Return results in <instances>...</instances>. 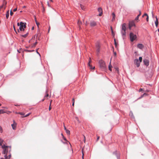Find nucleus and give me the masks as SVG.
<instances>
[{
    "instance_id": "obj_11",
    "label": "nucleus",
    "mask_w": 159,
    "mask_h": 159,
    "mask_svg": "<svg viewBox=\"0 0 159 159\" xmlns=\"http://www.w3.org/2000/svg\"><path fill=\"white\" fill-rule=\"evenodd\" d=\"M96 25V23L94 21H92L90 22V25L92 27L95 26Z\"/></svg>"
},
{
    "instance_id": "obj_46",
    "label": "nucleus",
    "mask_w": 159,
    "mask_h": 159,
    "mask_svg": "<svg viewBox=\"0 0 159 159\" xmlns=\"http://www.w3.org/2000/svg\"><path fill=\"white\" fill-rule=\"evenodd\" d=\"M36 24L37 25H38V26L39 25V23H38V22H37L36 20Z\"/></svg>"
},
{
    "instance_id": "obj_28",
    "label": "nucleus",
    "mask_w": 159,
    "mask_h": 159,
    "mask_svg": "<svg viewBox=\"0 0 159 159\" xmlns=\"http://www.w3.org/2000/svg\"><path fill=\"white\" fill-rule=\"evenodd\" d=\"M3 141L2 139H0V145L2 146V144Z\"/></svg>"
},
{
    "instance_id": "obj_8",
    "label": "nucleus",
    "mask_w": 159,
    "mask_h": 159,
    "mask_svg": "<svg viewBox=\"0 0 159 159\" xmlns=\"http://www.w3.org/2000/svg\"><path fill=\"white\" fill-rule=\"evenodd\" d=\"M134 63L136 65L137 67H139V66L140 62L138 59H137L134 60Z\"/></svg>"
},
{
    "instance_id": "obj_42",
    "label": "nucleus",
    "mask_w": 159,
    "mask_h": 159,
    "mask_svg": "<svg viewBox=\"0 0 159 159\" xmlns=\"http://www.w3.org/2000/svg\"><path fill=\"white\" fill-rule=\"evenodd\" d=\"M51 106L50 105H49V111H50L51 109Z\"/></svg>"
},
{
    "instance_id": "obj_34",
    "label": "nucleus",
    "mask_w": 159,
    "mask_h": 159,
    "mask_svg": "<svg viewBox=\"0 0 159 159\" xmlns=\"http://www.w3.org/2000/svg\"><path fill=\"white\" fill-rule=\"evenodd\" d=\"M18 114L21 115H25V114L23 112H18Z\"/></svg>"
},
{
    "instance_id": "obj_3",
    "label": "nucleus",
    "mask_w": 159,
    "mask_h": 159,
    "mask_svg": "<svg viewBox=\"0 0 159 159\" xmlns=\"http://www.w3.org/2000/svg\"><path fill=\"white\" fill-rule=\"evenodd\" d=\"M129 37L131 41L133 42L137 39V36L133 33L131 32L129 34Z\"/></svg>"
},
{
    "instance_id": "obj_1",
    "label": "nucleus",
    "mask_w": 159,
    "mask_h": 159,
    "mask_svg": "<svg viewBox=\"0 0 159 159\" xmlns=\"http://www.w3.org/2000/svg\"><path fill=\"white\" fill-rule=\"evenodd\" d=\"M2 148L3 149L2 153L5 155V159L2 158L1 159H9L11 156L10 153L11 151V147L6 146L4 145L2 146Z\"/></svg>"
},
{
    "instance_id": "obj_26",
    "label": "nucleus",
    "mask_w": 159,
    "mask_h": 159,
    "mask_svg": "<svg viewBox=\"0 0 159 159\" xmlns=\"http://www.w3.org/2000/svg\"><path fill=\"white\" fill-rule=\"evenodd\" d=\"M112 16H113V19H112V20H114L115 17V15L114 13H112Z\"/></svg>"
},
{
    "instance_id": "obj_22",
    "label": "nucleus",
    "mask_w": 159,
    "mask_h": 159,
    "mask_svg": "<svg viewBox=\"0 0 159 159\" xmlns=\"http://www.w3.org/2000/svg\"><path fill=\"white\" fill-rule=\"evenodd\" d=\"M9 16V10L8 11L6 14V17L7 19H8Z\"/></svg>"
},
{
    "instance_id": "obj_6",
    "label": "nucleus",
    "mask_w": 159,
    "mask_h": 159,
    "mask_svg": "<svg viewBox=\"0 0 159 159\" xmlns=\"http://www.w3.org/2000/svg\"><path fill=\"white\" fill-rule=\"evenodd\" d=\"M135 25L134 23V21H130L129 23V27L130 30L131 29V28L133 26H135Z\"/></svg>"
},
{
    "instance_id": "obj_36",
    "label": "nucleus",
    "mask_w": 159,
    "mask_h": 159,
    "mask_svg": "<svg viewBox=\"0 0 159 159\" xmlns=\"http://www.w3.org/2000/svg\"><path fill=\"white\" fill-rule=\"evenodd\" d=\"M13 14V12H12V11L11 10V11H10V15L12 16Z\"/></svg>"
},
{
    "instance_id": "obj_5",
    "label": "nucleus",
    "mask_w": 159,
    "mask_h": 159,
    "mask_svg": "<svg viewBox=\"0 0 159 159\" xmlns=\"http://www.w3.org/2000/svg\"><path fill=\"white\" fill-rule=\"evenodd\" d=\"M20 26L19 29L20 31H24V29L26 27V25L24 24V23L22 22H20Z\"/></svg>"
},
{
    "instance_id": "obj_51",
    "label": "nucleus",
    "mask_w": 159,
    "mask_h": 159,
    "mask_svg": "<svg viewBox=\"0 0 159 159\" xmlns=\"http://www.w3.org/2000/svg\"><path fill=\"white\" fill-rule=\"evenodd\" d=\"M17 25L18 26H20V23L19 24V23H18L17 24Z\"/></svg>"
},
{
    "instance_id": "obj_54",
    "label": "nucleus",
    "mask_w": 159,
    "mask_h": 159,
    "mask_svg": "<svg viewBox=\"0 0 159 159\" xmlns=\"http://www.w3.org/2000/svg\"><path fill=\"white\" fill-rule=\"evenodd\" d=\"M3 7H3V6H2V5L1 6H0V8H1H1H2Z\"/></svg>"
},
{
    "instance_id": "obj_33",
    "label": "nucleus",
    "mask_w": 159,
    "mask_h": 159,
    "mask_svg": "<svg viewBox=\"0 0 159 159\" xmlns=\"http://www.w3.org/2000/svg\"><path fill=\"white\" fill-rule=\"evenodd\" d=\"M81 24V21H78V24L79 25V28H80V24Z\"/></svg>"
},
{
    "instance_id": "obj_7",
    "label": "nucleus",
    "mask_w": 159,
    "mask_h": 159,
    "mask_svg": "<svg viewBox=\"0 0 159 159\" xmlns=\"http://www.w3.org/2000/svg\"><path fill=\"white\" fill-rule=\"evenodd\" d=\"M96 50L98 52H100V44L99 42H97L96 45Z\"/></svg>"
},
{
    "instance_id": "obj_49",
    "label": "nucleus",
    "mask_w": 159,
    "mask_h": 159,
    "mask_svg": "<svg viewBox=\"0 0 159 159\" xmlns=\"http://www.w3.org/2000/svg\"><path fill=\"white\" fill-rule=\"evenodd\" d=\"M111 29L112 33V34H113V30H112V28L111 27Z\"/></svg>"
},
{
    "instance_id": "obj_58",
    "label": "nucleus",
    "mask_w": 159,
    "mask_h": 159,
    "mask_svg": "<svg viewBox=\"0 0 159 159\" xmlns=\"http://www.w3.org/2000/svg\"><path fill=\"white\" fill-rule=\"evenodd\" d=\"M84 142H85V137L84 136Z\"/></svg>"
},
{
    "instance_id": "obj_39",
    "label": "nucleus",
    "mask_w": 159,
    "mask_h": 159,
    "mask_svg": "<svg viewBox=\"0 0 159 159\" xmlns=\"http://www.w3.org/2000/svg\"><path fill=\"white\" fill-rule=\"evenodd\" d=\"M143 90V89L140 88V89H139V92H140Z\"/></svg>"
},
{
    "instance_id": "obj_63",
    "label": "nucleus",
    "mask_w": 159,
    "mask_h": 159,
    "mask_svg": "<svg viewBox=\"0 0 159 159\" xmlns=\"http://www.w3.org/2000/svg\"><path fill=\"white\" fill-rule=\"evenodd\" d=\"M116 70H117L118 71V68H117L116 69Z\"/></svg>"
},
{
    "instance_id": "obj_37",
    "label": "nucleus",
    "mask_w": 159,
    "mask_h": 159,
    "mask_svg": "<svg viewBox=\"0 0 159 159\" xmlns=\"http://www.w3.org/2000/svg\"><path fill=\"white\" fill-rule=\"evenodd\" d=\"M139 14L138 15V16H140L141 15V11L140 10H139Z\"/></svg>"
},
{
    "instance_id": "obj_13",
    "label": "nucleus",
    "mask_w": 159,
    "mask_h": 159,
    "mask_svg": "<svg viewBox=\"0 0 159 159\" xmlns=\"http://www.w3.org/2000/svg\"><path fill=\"white\" fill-rule=\"evenodd\" d=\"M61 135L62 136L63 139L64 141V142H62V143H67L69 142L66 139L64 136L62 134H61Z\"/></svg>"
},
{
    "instance_id": "obj_53",
    "label": "nucleus",
    "mask_w": 159,
    "mask_h": 159,
    "mask_svg": "<svg viewBox=\"0 0 159 159\" xmlns=\"http://www.w3.org/2000/svg\"><path fill=\"white\" fill-rule=\"evenodd\" d=\"M45 99H46V98H44L42 100V101H43H43L44 100H45Z\"/></svg>"
},
{
    "instance_id": "obj_27",
    "label": "nucleus",
    "mask_w": 159,
    "mask_h": 159,
    "mask_svg": "<svg viewBox=\"0 0 159 159\" xmlns=\"http://www.w3.org/2000/svg\"><path fill=\"white\" fill-rule=\"evenodd\" d=\"M30 114H31V113H28V114H27L26 115H25V116L22 117L23 118V117H27V116H29Z\"/></svg>"
},
{
    "instance_id": "obj_24",
    "label": "nucleus",
    "mask_w": 159,
    "mask_h": 159,
    "mask_svg": "<svg viewBox=\"0 0 159 159\" xmlns=\"http://www.w3.org/2000/svg\"><path fill=\"white\" fill-rule=\"evenodd\" d=\"M148 95V94H147V93H144L142 95H141V97L139 98H142L143 97L146 96H147V95Z\"/></svg>"
},
{
    "instance_id": "obj_43",
    "label": "nucleus",
    "mask_w": 159,
    "mask_h": 159,
    "mask_svg": "<svg viewBox=\"0 0 159 159\" xmlns=\"http://www.w3.org/2000/svg\"><path fill=\"white\" fill-rule=\"evenodd\" d=\"M99 138H100V137L99 136H97V141H98Z\"/></svg>"
},
{
    "instance_id": "obj_61",
    "label": "nucleus",
    "mask_w": 159,
    "mask_h": 159,
    "mask_svg": "<svg viewBox=\"0 0 159 159\" xmlns=\"http://www.w3.org/2000/svg\"><path fill=\"white\" fill-rule=\"evenodd\" d=\"M146 91V92H149V90H147L146 91Z\"/></svg>"
},
{
    "instance_id": "obj_41",
    "label": "nucleus",
    "mask_w": 159,
    "mask_h": 159,
    "mask_svg": "<svg viewBox=\"0 0 159 159\" xmlns=\"http://www.w3.org/2000/svg\"><path fill=\"white\" fill-rule=\"evenodd\" d=\"M17 10V8H15V9H14L13 10V11H14V12H15Z\"/></svg>"
},
{
    "instance_id": "obj_57",
    "label": "nucleus",
    "mask_w": 159,
    "mask_h": 159,
    "mask_svg": "<svg viewBox=\"0 0 159 159\" xmlns=\"http://www.w3.org/2000/svg\"><path fill=\"white\" fill-rule=\"evenodd\" d=\"M64 129H65V130H66V129H66V127H65L64 125Z\"/></svg>"
},
{
    "instance_id": "obj_23",
    "label": "nucleus",
    "mask_w": 159,
    "mask_h": 159,
    "mask_svg": "<svg viewBox=\"0 0 159 159\" xmlns=\"http://www.w3.org/2000/svg\"><path fill=\"white\" fill-rule=\"evenodd\" d=\"M117 153V152H116V156L117 159H119V156L118 154L116 153Z\"/></svg>"
},
{
    "instance_id": "obj_18",
    "label": "nucleus",
    "mask_w": 159,
    "mask_h": 159,
    "mask_svg": "<svg viewBox=\"0 0 159 159\" xmlns=\"http://www.w3.org/2000/svg\"><path fill=\"white\" fill-rule=\"evenodd\" d=\"M137 47L139 48L142 49L143 48V46L142 44H139L138 45Z\"/></svg>"
},
{
    "instance_id": "obj_30",
    "label": "nucleus",
    "mask_w": 159,
    "mask_h": 159,
    "mask_svg": "<svg viewBox=\"0 0 159 159\" xmlns=\"http://www.w3.org/2000/svg\"><path fill=\"white\" fill-rule=\"evenodd\" d=\"M139 61L140 62H141L142 61V57H139Z\"/></svg>"
},
{
    "instance_id": "obj_62",
    "label": "nucleus",
    "mask_w": 159,
    "mask_h": 159,
    "mask_svg": "<svg viewBox=\"0 0 159 159\" xmlns=\"http://www.w3.org/2000/svg\"><path fill=\"white\" fill-rule=\"evenodd\" d=\"M34 27H33L32 28V30H34Z\"/></svg>"
},
{
    "instance_id": "obj_60",
    "label": "nucleus",
    "mask_w": 159,
    "mask_h": 159,
    "mask_svg": "<svg viewBox=\"0 0 159 159\" xmlns=\"http://www.w3.org/2000/svg\"><path fill=\"white\" fill-rule=\"evenodd\" d=\"M114 42H115H115H116V39H114Z\"/></svg>"
},
{
    "instance_id": "obj_50",
    "label": "nucleus",
    "mask_w": 159,
    "mask_h": 159,
    "mask_svg": "<svg viewBox=\"0 0 159 159\" xmlns=\"http://www.w3.org/2000/svg\"><path fill=\"white\" fill-rule=\"evenodd\" d=\"M76 119L79 122V120H78V118L77 117H76Z\"/></svg>"
},
{
    "instance_id": "obj_35",
    "label": "nucleus",
    "mask_w": 159,
    "mask_h": 159,
    "mask_svg": "<svg viewBox=\"0 0 159 159\" xmlns=\"http://www.w3.org/2000/svg\"><path fill=\"white\" fill-rule=\"evenodd\" d=\"M129 116H131V117H132L133 116V114L132 112H130L129 113Z\"/></svg>"
},
{
    "instance_id": "obj_31",
    "label": "nucleus",
    "mask_w": 159,
    "mask_h": 159,
    "mask_svg": "<svg viewBox=\"0 0 159 159\" xmlns=\"http://www.w3.org/2000/svg\"><path fill=\"white\" fill-rule=\"evenodd\" d=\"M80 7L81 8L82 10L84 9V6H83V5H82L81 4H80Z\"/></svg>"
},
{
    "instance_id": "obj_16",
    "label": "nucleus",
    "mask_w": 159,
    "mask_h": 159,
    "mask_svg": "<svg viewBox=\"0 0 159 159\" xmlns=\"http://www.w3.org/2000/svg\"><path fill=\"white\" fill-rule=\"evenodd\" d=\"M111 61H110L109 65L108 68H109V70L111 71H112V69L111 68L112 67V66L111 65Z\"/></svg>"
},
{
    "instance_id": "obj_32",
    "label": "nucleus",
    "mask_w": 159,
    "mask_h": 159,
    "mask_svg": "<svg viewBox=\"0 0 159 159\" xmlns=\"http://www.w3.org/2000/svg\"><path fill=\"white\" fill-rule=\"evenodd\" d=\"M37 41H36L33 45V47H35V46L36 45V44H37Z\"/></svg>"
},
{
    "instance_id": "obj_55",
    "label": "nucleus",
    "mask_w": 159,
    "mask_h": 159,
    "mask_svg": "<svg viewBox=\"0 0 159 159\" xmlns=\"http://www.w3.org/2000/svg\"><path fill=\"white\" fill-rule=\"evenodd\" d=\"M74 103H75V102H73L72 105L73 106H74Z\"/></svg>"
},
{
    "instance_id": "obj_14",
    "label": "nucleus",
    "mask_w": 159,
    "mask_h": 159,
    "mask_svg": "<svg viewBox=\"0 0 159 159\" xmlns=\"http://www.w3.org/2000/svg\"><path fill=\"white\" fill-rule=\"evenodd\" d=\"M91 62V58H89V61L88 63V66L90 67V68L91 69H94L95 68V67H93L90 64V63Z\"/></svg>"
},
{
    "instance_id": "obj_2",
    "label": "nucleus",
    "mask_w": 159,
    "mask_h": 159,
    "mask_svg": "<svg viewBox=\"0 0 159 159\" xmlns=\"http://www.w3.org/2000/svg\"><path fill=\"white\" fill-rule=\"evenodd\" d=\"M126 24L125 23H123L122 26L121 33L123 36H125L126 35Z\"/></svg>"
},
{
    "instance_id": "obj_19",
    "label": "nucleus",
    "mask_w": 159,
    "mask_h": 159,
    "mask_svg": "<svg viewBox=\"0 0 159 159\" xmlns=\"http://www.w3.org/2000/svg\"><path fill=\"white\" fill-rule=\"evenodd\" d=\"M156 21L155 22V25H156V26L157 27L158 25V19H157V16L156 17Z\"/></svg>"
},
{
    "instance_id": "obj_20",
    "label": "nucleus",
    "mask_w": 159,
    "mask_h": 159,
    "mask_svg": "<svg viewBox=\"0 0 159 159\" xmlns=\"http://www.w3.org/2000/svg\"><path fill=\"white\" fill-rule=\"evenodd\" d=\"M48 91H46V94L44 96V98H46V99H48V97L49 96V94H48Z\"/></svg>"
},
{
    "instance_id": "obj_44",
    "label": "nucleus",
    "mask_w": 159,
    "mask_h": 159,
    "mask_svg": "<svg viewBox=\"0 0 159 159\" xmlns=\"http://www.w3.org/2000/svg\"><path fill=\"white\" fill-rule=\"evenodd\" d=\"M115 45L116 47L117 46V43L116 42H115Z\"/></svg>"
},
{
    "instance_id": "obj_10",
    "label": "nucleus",
    "mask_w": 159,
    "mask_h": 159,
    "mask_svg": "<svg viewBox=\"0 0 159 159\" xmlns=\"http://www.w3.org/2000/svg\"><path fill=\"white\" fill-rule=\"evenodd\" d=\"M98 11L99 13L98 16H101L102 14V10L101 7H99L98 9Z\"/></svg>"
},
{
    "instance_id": "obj_21",
    "label": "nucleus",
    "mask_w": 159,
    "mask_h": 159,
    "mask_svg": "<svg viewBox=\"0 0 159 159\" xmlns=\"http://www.w3.org/2000/svg\"><path fill=\"white\" fill-rule=\"evenodd\" d=\"M28 33L27 32L24 35H21V36L24 38H26L28 35Z\"/></svg>"
},
{
    "instance_id": "obj_38",
    "label": "nucleus",
    "mask_w": 159,
    "mask_h": 159,
    "mask_svg": "<svg viewBox=\"0 0 159 159\" xmlns=\"http://www.w3.org/2000/svg\"><path fill=\"white\" fill-rule=\"evenodd\" d=\"M82 158L83 159H84V154L83 152V149H82Z\"/></svg>"
},
{
    "instance_id": "obj_12",
    "label": "nucleus",
    "mask_w": 159,
    "mask_h": 159,
    "mask_svg": "<svg viewBox=\"0 0 159 159\" xmlns=\"http://www.w3.org/2000/svg\"><path fill=\"white\" fill-rule=\"evenodd\" d=\"M13 122H14L13 124L11 125V126H12L13 129H15L16 128V124L14 120H13Z\"/></svg>"
},
{
    "instance_id": "obj_4",
    "label": "nucleus",
    "mask_w": 159,
    "mask_h": 159,
    "mask_svg": "<svg viewBox=\"0 0 159 159\" xmlns=\"http://www.w3.org/2000/svg\"><path fill=\"white\" fill-rule=\"evenodd\" d=\"M100 66L102 69H104L106 67L105 62L102 60H100L99 61Z\"/></svg>"
},
{
    "instance_id": "obj_45",
    "label": "nucleus",
    "mask_w": 159,
    "mask_h": 159,
    "mask_svg": "<svg viewBox=\"0 0 159 159\" xmlns=\"http://www.w3.org/2000/svg\"><path fill=\"white\" fill-rule=\"evenodd\" d=\"M52 100H51L50 101V106H51V103L52 102Z\"/></svg>"
},
{
    "instance_id": "obj_48",
    "label": "nucleus",
    "mask_w": 159,
    "mask_h": 159,
    "mask_svg": "<svg viewBox=\"0 0 159 159\" xmlns=\"http://www.w3.org/2000/svg\"><path fill=\"white\" fill-rule=\"evenodd\" d=\"M13 28H14V30L16 32V29H15V26L14 25H13Z\"/></svg>"
},
{
    "instance_id": "obj_59",
    "label": "nucleus",
    "mask_w": 159,
    "mask_h": 159,
    "mask_svg": "<svg viewBox=\"0 0 159 159\" xmlns=\"http://www.w3.org/2000/svg\"><path fill=\"white\" fill-rule=\"evenodd\" d=\"M85 24L86 25H87V22H86V23H85Z\"/></svg>"
},
{
    "instance_id": "obj_9",
    "label": "nucleus",
    "mask_w": 159,
    "mask_h": 159,
    "mask_svg": "<svg viewBox=\"0 0 159 159\" xmlns=\"http://www.w3.org/2000/svg\"><path fill=\"white\" fill-rule=\"evenodd\" d=\"M144 64L146 66H148L149 65V61L147 59H144L143 60Z\"/></svg>"
},
{
    "instance_id": "obj_29",
    "label": "nucleus",
    "mask_w": 159,
    "mask_h": 159,
    "mask_svg": "<svg viewBox=\"0 0 159 159\" xmlns=\"http://www.w3.org/2000/svg\"><path fill=\"white\" fill-rule=\"evenodd\" d=\"M66 132L67 134H70V131L69 130L67 129H66Z\"/></svg>"
},
{
    "instance_id": "obj_15",
    "label": "nucleus",
    "mask_w": 159,
    "mask_h": 159,
    "mask_svg": "<svg viewBox=\"0 0 159 159\" xmlns=\"http://www.w3.org/2000/svg\"><path fill=\"white\" fill-rule=\"evenodd\" d=\"M7 4V2L5 0H4L3 1L2 5V6H3V7H4V9H5L6 8V5Z\"/></svg>"
},
{
    "instance_id": "obj_52",
    "label": "nucleus",
    "mask_w": 159,
    "mask_h": 159,
    "mask_svg": "<svg viewBox=\"0 0 159 159\" xmlns=\"http://www.w3.org/2000/svg\"><path fill=\"white\" fill-rule=\"evenodd\" d=\"M47 4L48 6L50 7V6L48 2H47Z\"/></svg>"
},
{
    "instance_id": "obj_25",
    "label": "nucleus",
    "mask_w": 159,
    "mask_h": 159,
    "mask_svg": "<svg viewBox=\"0 0 159 159\" xmlns=\"http://www.w3.org/2000/svg\"><path fill=\"white\" fill-rule=\"evenodd\" d=\"M6 112L4 110L2 109H1L0 110V114H3L4 113H6Z\"/></svg>"
},
{
    "instance_id": "obj_56",
    "label": "nucleus",
    "mask_w": 159,
    "mask_h": 159,
    "mask_svg": "<svg viewBox=\"0 0 159 159\" xmlns=\"http://www.w3.org/2000/svg\"><path fill=\"white\" fill-rule=\"evenodd\" d=\"M114 54L115 56H116V52H114Z\"/></svg>"
},
{
    "instance_id": "obj_64",
    "label": "nucleus",
    "mask_w": 159,
    "mask_h": 159,
    "mask_svg": "<svg viewBox=\"0 0 159 159\" xmlns=\"http://www.w3.org/2000/svg\"><path fill=\"white\" fill-rule=\"evenodd\" d=\"M16 114H18V112H16Z\"/></svg>"
},
{
    "instance_id": "obj_40",
    "label": "nucleus",
    "mask_w": 159,
    "mask_h": 159,
    "mask_svg": "<svg viewBox=\"0 0 159 159\" xmlns=\"http://www.w3.org/2000/svg\"><path fill=\"white\" fill-rule=\"evenodd\" d=\"M139 16H138H138H137V17L135 18V20H138L139 19Z\"/></svg>"
},
{
    "instance_id": "obj_17",
    "label": "nucleus",
    "mask_w": 159,
    "mask_h": 159,
    "mask_svg": "<svg viewBox=\"0 0 159 159\" xmlns=\"http://www.w3.org/2000/svg\"><path fill=\"white\" fill-rule=\"evenodd\" d=\"M144 16H147V18H146V20H147V21H148V14L146 13H145L143 16H142V17H144Z\"/></svg>"
},
{
    "instance_id": "obj_47",
    "label": "nucleus",
    "mask_w": 159,
    "mask_h": 159,
    "mask_svg": "<svg viewBox=\"0 0 159 159\" xmlns=\"http://www.w3.org/2000/svg\"><path fill=\"white\" fill-rule=\"evenodd\" d=\"M72 101L73 102H75V99L74 98H73L72 99Z\"/></svg>"
}]
</instances>
